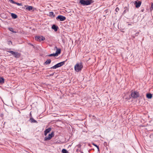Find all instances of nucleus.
Instances as JSON below:
<instances>
[{"label":"nucleus","instance_id":"16","mask_svg":"<svg viewBox=\"0 0 153 153\" xmlns=\"http://www.w3.org/2000/svg\"><path fill=\"white\" fill-rule=\"evenodd\" d=\"M124 10L123 12V14H124L128 11V8L126 7H124Z\"/></svg>","mask_w":153,"mask_h":153},{"label":"nucleus","instance_id":"33","mask_svg":"<svg viewBox=\"0 0 153 153\" xmlns=\"http://www.w3.org/2000/svg\"><path fill=\"white\" fill-rule=\"evenodd\" d=\"M139 32H137V33H136L135 34V35H136V36H137V35L138 34H139Z\"/></svg>","mask_w":153,"mask_h":153},{"label":"nucleus","instance_id":"28","mask_svg":"<svg viewBox=\"0 0 153 153\" xmlns=\"http://www.w3.org/2000/svg\"><path fill=\"white\" fill-rule=\"evenodd\" d=\"M9 1L10 2V3H12L13 4H15V1H14L13 0H9Z\"/></svg>","mask_w":153,"mask_h":153},{"label":"nucleus","instance_id":"32","mask_svg":"<svg viewBox=\"0 0 153 153\" xmlns=\"http://www.w3.org/2000/svg\"><path fill=\"white\" fill-rule=\"evenodd\" d=\"M54 73H52V74H50V75L48 76H53L54 75Z\"/></svg>","mask_w":153,"mask_h":153},{"label":"nucleus","instance_id":"35","mask_svg":"<svg viewBox=\"0 0 153 153\" xmlns=\"http://www.w3.org/2000/svg\"><path fill=\"white\" fill-rule=\"evenodd\" d=\"M144 11V9H141V11L142 12H143Z\"/></svg>","mask_w":153,"mask_h":153},{"label":"nucleus","instance_id":"30","mask_svg":"<svg viewBox=\"0 0 153 153\" xmlns=\"http://www.w3.org/2000/svg\"><path fill=\"white\" fill-rule=\"evenodd\" d=\"M119 9L118 7H116L115 9V10L116 12H117L118 11H119Z\"/></svg>","mask_w":153,"mask_h":153},{"label":"nucleus","instance_id":"20","mask_svg":"<svg viewBox=\"0 0 153 153\" xmlns=\"http://www.w3.org/2000/svg\"><path fill=\"white\" fill-rule=\"evenodd\" d=\"M9 30L13 33H16V32L13 29L12 27H9L8 29Z\"/></svg>","mask_w":153,"mask_h":153},{"label":"nucleus","instance_id":"13","mask_svg":"<svg viewBox=\"0 0 153 153\" xmlns=\"http://www.w3.org/2000/svg\"><path fill=\"white\" fill-rule=\"evenodd\" d=\"M58 27L57 26L55 25H53L52 26V28L55 31H56L58 30Z\"/></svg>","mask_w":153,"mask_h":153},{"label":"nucleus","instance_id":"9","mask_svg":"<svg viewBox=\"0 0 153 153\" xmlns=\"http://www.w3.org/2000/svg\"><path fill=\"white\" fill-rule=\"evenodd\" d=\"M54 49H56V51L55 53L57 56L60 53L61 51V49L59 48H58L56 46H55V47Z\"/></svg>","mask_w":153,"mask_h":153},{"label":"nucleus","instance_id":"17","mask_svg":"<svg viewBox=\"0 0 153 153\" xmlns=\"http://www.w3.org/2000/svg\"><path fill=\"white\" fill-rule=\"evenodd\" d=\"M146 97L148 99H151L152 97V94L150 93H148L146 94Z\"/></svg>","mask_w":153,"mask_h":153},{"label":"nucleus","instance_id":"18","mask_svg":"<svg viewBox=\"0 0 153 153\" xmlns=\"http://www.w3.org/2000/svg\"><path fill=\"white\" fill-rule=\"evenodd\" d=\"M11 16L12 18L13 19H16L17 17V16L13 13H12Z\"/></svg>","mask_w":153,"mask_h":153},{"label":"nucleus","instance_id":"34","mask_svg":"<svg viewBox=\"0 0 153 153\" xmlns=\"http://www.w3.org/2000/svg\"><path fill=\"white\" fill-rule=\"evenodd\" d=\"M151 7L152 8V9H153V4H151Z\"/></svg>","mask_w":153,"mask_h":153},{"label":"nucleus","instance_id":"5","mask_svg":"<svg viewBox=\"0 0 153 153\" xmlns=\"http://www.w3.org/2000/svg\"><path fill=\"white\" fill-rule=\"evenodd\" d=\"M54 135V132L52 131L51 134H48V136L45 137L44 138L45 141H48L50 140Z\"/></svg>","mask_w":153,"mask_h":153},{"label":"nucleus","instance_id":"22","mask_svg":"<svg viewBox=\"0 0 153 153\" xmlns=\"http://www.w3.org/2000/svg\"><path fill=\"white\" fill-rule=\"evenodd\" d=\"M7 43L8 45H12L13 43L10 40H7Z\"/></svg>","mask_w":153,"mask_h":153},{"label":"nucleus","instance_id":"1","mask_svg":"<svg viewBox=\"0 0 153 153\" xmlns=\"http://www.w3.org/2000/svg\"><path fill=\"white\" fill-rule=\"evenodd\" d=\"M94 2L93 0H80L79 3L82 6L89 5Z\"/></svg>","mask_w":153,"mask_h":153},{"label":"nucleus","instance_id":"31","mask_svg":"<svg viewBox=\"0 0 153 153\" xmlns=\"http://www.w3.org/2000/svg\"><path fill=\"white\" fill-rule=\"evenodd\" d=\"M76 146L78 147L79 148H80L81 147L82 145L81 144H79L78 145H77Z\"/></svg>","mask_w":153,"mask_h":153},{"label":"nucleus","instance_id":"36","mask_svg":"<svg viewBox=\"0 0 153 153\" xmlns=\"http://www.w3.org/2000/svg\"><path fill=\"white\" fill-rule=\"evenodd\" d=\"M48 56H49V57L52 56H51V54L48 55Z\"/></svg>","mask_w":153,"mask_h":153},{"label":"nucleus","instance_id":"11","mask_svg":"<svg viewBox=\"0 0 153 153\" xmlns=\"http://www.w3.org/2000/svg\"><path fill=\"white\" fill-rule=\"evenodd\" d=\"M51 128H49L46 129L44 131V134L45 136H46L47 134L51 130Z\"/></svg>","mask_w":153,"mask_h":153},{"label":"nucleus","instance_id":"14","mask_svg":"<svg viewBox=\"0 0 153 153\" xmlns=\"http://www.w3.org/2000/svg\"><path fill=\"white\" fill-rule=\"evenodd\" d=\"M51 62V60L50 59H47L45 62L44 64L45 65H49Z\"/></svg>","mask_w":153,"mask_h":153},{"label":"nucleus","instance_id":"27","mask_svg":"<svg viewBox=\"0 0 153 153\" xmlns=\"http://www.w3.org/2000/svg\"><path fill=\"white\" fill-rule=\"evenodd\" d=\"M15 4H16L18 6H22V4L21 3H19L18 2H15Z\"/></svg>","mask_w":153,"mask_h":153},{"label":"nucleus","instance_id":"25","mask_svg":"<svg viewBox=\"0 0 153 153\" xmlns=\"http://www.w3.org/2000/svg\"><path fill=\"white\" fill-rule=\"evenodd\" d=\"M49 16H53V17H54L55 16L54 15V13L53 12H50L49 13Z\"/></svg>","mask_w":153,"mask_h":153},{"label":"nucleus","instance_id":"37","mask_svg":"<svg viewBox=\"0 0 153 153\" xmlns=\"http://www.w3.org/2000/svg\"><path fill=\"white\" fill-rule=\"evenodd\" d=\"M81 153H84L82 151H80Z\"/></svg>","mask_w":153,"mask_h":153},{"label":"nucleus","instance_id":"12","mask_svg":"<svg viewBox=\"0 0 153 153\" xmlns=\"http://www.w3.org/2000/svg\"><path fill=\"white\" fill-rule=\"evenodd\" d=\"M66 61H62V62H60L59 63H57V65L58 67H60L63 66V65H64Z\"/></svg>","mask_w":153,"mask_h":153},{"label":"nucleus","instance_id":"15","mask_svg":"<svg viewBox=\"0 0 153 153\" xmlns=\"http://www.w3.org/2000/svg\"><path fill=\"white\" fill-rule=\"evenodd\" d=\"M25 7H26V9L27 10H32V9L33 8V7L31 6H27L25 5Z\"/></svg>","mask_w":153,"mask_h":153},{"label":"nucleus","instance_id":"24","mask_svg":"<svg viewBox=\"0 0 153 153\" xmlns=\"http://www.w3.org/2000/svg\"><path fill=\"white\" fill-rule=\"evenodd\" d=\"M58 68H59V67L58 66V65L56 64L55 65H54V66H53L51 67L50 68L51 69H56Z\"/></svg>","mask_w":153,"mask_h":153},{"label":"nucleus","instance_id":"8","mask_svg":"<svg viewBox=\"0 0 153 153\" xmlns=\"http://www.w3.org/2000/svg\"><path fill=\"white\" fill-rule=\"evenodd\" d=\"M141 2L140 1H136L134 2V4L136 8H138L140 6Z\"/></svg>","mask_w":153,"mask_h":153},{"label":"nucleus","instance_id":"3","mask_svg":"<svg viewBox=\"0 0 153 153\" xmlns=\"http://www.w3.org/2000/svg\"><path fill=\"white\" fill-rule=\"evenodd\" d=\"M11 49H7V50L6 51L8 52H9L11 53V54L12 55H13V56L16 58H18L20 57L21 56V53H18V52H16L13 51H8L7 50H10Z\"/></svg>","mask_w":153,"mask_h":153},{"label":"nucleus","instance_id":"10","mask_svg":"<svg viewBox=\"0 0 153 153\" xmlns=\"http://www.w3.org/2000/svg\"><path fill=\"white\" fill-rule=\"evenodd\" d=\"M30 114L31 116V117H30V118L29 120V121L31 123H37V121L34 120L32 117L31 116V113H30Z\"/></svg>","mask_w":153,"mask_h":153},{"label":"nucleus","instance_id":"23","mask_svg":"<svg viewBox=\"0 0 153 153\" xmlns=\"http://www.w3.org/2000/svg\"><path fill=\"white\" fill-rule=\"evenodd\" d=\"M58 68H59V67L58 66V65L56 64L55 65H54V66H53L51 67L50 68L51 69H56Z\"/></svg>","mask_w":153,"mask_h":153},{"label":"nucleus","instance_id":"2","mask_svg":"<svg viewBox=\"0 0 153 153\" xmlns=\"http://www.w3.org/2000/svg\"><path fill=\"white\" fill-rule=\"evenodd\" d=\"M83 68L82 62L77 63L74 66V70L76 72L80 71Z\"/></svg>","mask_w":153,"mask_h":153},{"label":"nucleus","instance_id":"7","mask_svg":"<svg viewBox=\"0 0 153 153\" xmlns=\"http://www.w3.org/2000/svg\"><path fill=\"white\" fill-rule=\"evenodd\" d=\"M66 17L62 15H59L57 17H56L57 20L59 19L60 21H64L66 19Z\"/></svg>","mask_w":153,"mask_h":153},{"label":"nucleus","instance_id":"19","mask_svg":"<svg viewBox=\"0 0 153 153\" xmlns=\"http://www.w3.org/2000/svg\"><path fill=\"white\" fill-rule=\"evenodd\" d=\"M4 83V79L3 77L0 78V84H2Z\"/></svg>","mask_w":153,"mask_h":153},{"label":"nucleus","instance_id":"6","mask_svg":"<svg viewBox=\"0 0 153 153\" xmlns=\"http://www.w3.org/2000/svg\"><path fill=\"white\" fill-rule=\"evenodd\" d=\"M35 39L38 41H41L44 40L45 38L42 36L41 37L39 36H36L35 37Z\"/></svg>","mask_w":153,"mask_h":153},{"label":"nucleus","instance_id":"29","mask_svg":"<svg viewBox=\"0 0 153 153\" xmlns=\"http://www.w3.org/2000/svg\"><path fill=\"white\" fill-rule=\"evenodd\" d=\"M51 56H56L57 55L55 53H53L51 54Z\"/></svg>","mask_w":153,"mask_h":153},{"label":"nucleus","instance_id":"26","mask_svg":"<svg viewBox=\"0 0 153 153\" xmlns=\"http://www.w3.org/2000/svg\"><path fill=\"white\" fill-rule=\"evenodd\" d=\"M92 144L94 146H95V147H96L97 149H98V151H99V146L95 144L94 143H92Z\"/></svg>","mask_w":153,"mask_h":153},{"label":"nucleus","instance_id":"4","mask_svg":"<svg viewBox=\"0 0 153 153\" xmlns=\"http://www.w3.org/2000/svg\"><path fill=\"white\" fill-rule=\"evenodd\" d=\"M131 96L133 98L136 99L139 96V94L137 91H132L131 92Z\"/></svg>","mask_w":153,"mask_h":153},{"label":"nucleus","instance_id":"38","mask_svg":"<svg viewBox=\"0 0 153 153\" xmlns=\"http://www.w3.org/2000/svg\"><path fill=\"white\" fill-rule=\"evenodd\" d=\"M31 46H33V45H32V44H31Z\"/></svg>","mask_w":153,"mask_h":153},{"label":"nucleus","instance_id":"21","mask_svg":"<svg viewBox=\"0 0 153 153\" xmlns=\"http://www.w3.org/2000/svg\"><path fill=\"white\" fill-rule=\"evenodd\" d=\"M62 153H69L67 150L65 149H62Z\"/></svg>","mask_w":153,"mask_h":153}]
</instances>
